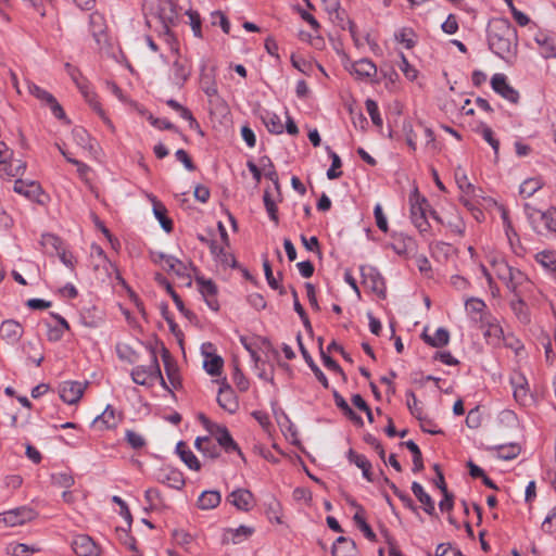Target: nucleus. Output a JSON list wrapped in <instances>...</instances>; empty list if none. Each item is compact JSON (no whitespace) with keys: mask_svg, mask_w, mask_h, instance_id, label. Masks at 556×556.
<instances>
[{"mask_svg":"<svg viewBox=\"0 0 556 556\" xmlns=\"http://www.w3.org/2000/svg\"><path fill=\"white\" fill-rule=\"evenodd\" d=\"M72 548L77 556H100V546L86 534H79L74 538Z\"/></svg>","mask_w":556,"mask_h":556,"instance_id":"obj_10","label":"nucleus"},{"mask_svg":"<svg viewBox=\"0 0 556 556\" xmlns=\"http://www.w3.org/2000/svg\"><path fill=\"white\" fill-rule=\"evenodd\" d=\"M172 52L175 55L172 66V79L174 84L182 86L191 74V64L186 56L179 53L176 46H172Z\"/></svg>","mask_w":556,"mask_h":556,"instance_id":"obj_7","label":"nucleus"},{"mask_svg":"<svg viewBox=\"0 0 556 556\" xmlns=\"http://www.w3.org/2000/svg\"><path fill=\"white\" fill-rule=\"evenodd\" d=\"M263 199H264V204H265L266 211L269 214L270 218L275 223H278L277 207H276L274 200L270 197V193L268 191H265Z\"/></svg>","mask_w":556,"mask_h":556,"instance_id":"obj_58","label":"nucleus"},{"mask_svg":"<svg viewBox=\"0 0 556 556\" xmlns=\"http://www.w3.org/2000/svg\"><path fill=\"white\" fill-rule=\"evenodd\" d=\"M223 363L222 357L208 354L204 362V368L212 376L218 375L223 367Z\"/></svg>","mask_w":556,"mask_h":556,"instance_id":"obj_44","label":"nucleus"},{"mask_svg":"<svg viewBox=\"0 0 556 556\" xmlns=\"http://www.w3.org/2000/svg\"><path fill=\"white\" fill-rule=\"evenodd\" d=\"M366 109L371 117L372 123L377 126H381L382 119L380 117L377 103L374 100L368 99L366 100Z\"/></svg>","mask_w":556,"mask_h":556,"instance_id":"obj_56","label":"nucleus"},{"mask_svg":"<svg viewBox=\"0 0 556 556\" xmlns=\"http://www.w3.org/2000/svg\"><path fill=\"white\" fill-rule=\"evenodd\" d=\"M40 244L48 254L58 253L62 249V240L52 233H43Z\"/></svg>","mask_w":556,"mask_h":556,"instance_id":"obj_31","label":"nucleus"},{"mask_svg":"<svg viewBox=\"0 0 556 556\" xmlns=\"http://www.w3.org/2000/svg\"><path fill=\"white\" fill-rule=\"evenodd\" d=\"M330 156L332 164L327 172V177L332 180L339 178L342 175V172L338 170L341 167V160L339 155L334 152H331Z\"/></svg>","mask_w":556,"mask_h":556,"instance_id":"obj_54","label":"nucleus"},{"mask_svg":"<svg viewBox=\"0 0 556 556\" xmlns=\"http://www.w3.org/2000/svg\"><path fill=\"white\" fill-rule=\"evenodd\" d=\"M157 480L178 490L182 488L185 483L182 475L175 469L161 470L157 476Z\"/></svg>","mask_w":556,"mask_h":556,"instance_id":"obj_23","label":"nucleus"},{"mask_svg":"<svg viewBox=\"0 0 556 556\" xmlns=\"http://www.w3.org/2000/svg\"><path fill=\"white\" fill-rule=\"evenodd\" d=\"M484 337L490 340L491 343H498L503 337V329L498 324L488 323L484 326Z\"/></svg>","mask_w":556,"mask_h":556,"instance_id":"obj_41","label":"nucleus"},{"mask_svg":"<svg viewBox=\"0 0 556 556\" xmlns=\"http://www.w3.org/2000/svg\"><path fill=\"white\" fill-rule=\"evenodd\" d=\"M36 511L28 506H20L0 514V525L4 527H20L34 520Z\"/></svg>","mask_w":556,"mask_h":556,"instance_id":"obj_6","label":"nucleus"},{"mask_svg":"<svg viewBox=\"0 0 556 556\" xmlns=\"http://www.w3.org/2000/svg\"><path fill=\"white\" fill-rule=\"evenodd\" d=\"M442 29L446 34H451V35L455 34L458 29V24H457L456 17L454 15L450 14L447 16V18L445 20V22L442 24Z\"/></svg>","mask_w":556,"mask_h":556,"instance_id":"obj_64","label":"nucleus"},{"mask_svg":"<svg viewBox=\"0 0 556 556\" xmlns=\"http://www.w3.org/2000/svg\"><path fill=\"white\" fill-rule=\"evenodd\" d=\"M154 262L157 263L164 270L174 274L186 286L191 285V270L189 263H185L172 255L160 253L155 256Z\"/></svg>","mask_w":556,"mask_h":556,"instance_id":"obj_5","label":"nucleus"},{"mask_svg":"<svg viewBox=\"0 0 556 556\" xmlns=\"http://www.w3.org/2000/svg\"><path fill=\"white\" fill-rule=\"evenodd\" d=\"M394 251L400 254H407L415 249V241L412 238H400L393 243Z\"/></svg>","mask_w":556,"mask_h":556,"instance_id":"obj_47","label":"nucleus"},{"mask_svg":"<svg viewBox=\"0 0 556 556\" xmlns=\"http://www.w3.org/2000/svg\"><path fill=\"white\" fill-rule=\"evenodd\" d=\"M164 363H165V371L167 375V378L174 389L178 388L180 386V378L177 371V368L175 365H173L169 361V357L167 355V352L163 355Z\"/></svg>","mask_w":556,"mask_h":556,"instance_id":"obj_39","label":"nucleus"},{"mask_svg":"<svg viewBox=\"0 0 556 556\" xmlns=\"http://www.w3.org/2000/svg\"><path fill=\"white\" fill-rule=\"evenodd\" d=\"M227 500L241 511H250L255 503L254 495L248 489H237L232 491Z\"/></svg>","mask_w":556,"mask_h":556,"instance_id":"obj_12","label":"nucleus"},{"mask_svg":"<svg viewBox=\"0 0 556 556\" xmlns=\"http://www.w3.org/2000/svg\"><path fill=\"white\" fill-rule=\"evenodd\" d=\"M349 71L357 79H368L377 75V66L368 59L354 62Z\"/></svg>","mask_w":556,"mask_h":556,"instance_id":"obj_15","label":"nucleus"},{"mask_svg":"<svg viewBox=\"0 0 556 556\" xmlns=\"http://www.w3.org/2000/svg\"><path fill=\"white\" fill-rule=\"evenodd\" d=\"M28 91L33 96H35L37 99H39L40 101L48 104L50 110L56 117L61 118L64 115V112H63L61 105L58 103L55 98L51 93H49L47 90L40 88L39 86H37L35 84L28 83Z\"/></svg>","mask_w":556,"mask_h":556,"instance_id":"obj_13","label":"nucleus"},{"mask_svg":"<svg viewBox=\"0 0 556 556\" xmlns=\"http://www.w3.org/2000/svg\"><path fill=\"white\" fill-rule=\"evenodd\" d=\"M412 491L424 505L425 511L429 515H432L434 513V503L431 496L424 490L422 485L418 482H413Z\"/></svg>","mask_w":556,"mask_h":556,"instance_id":"obj_24","label":"nucleus"},{"mask_svg":"<svg viewBox=\"0 0 556 556\" xmlns=\"http://www.w3.org/2000/svg\"><path fill=\"white\" fill-rule=\"evenodd\" d=\"M211 252L219 258L224 266H235V260L231 255L227 254L223 248L216 245V243L212 242Z\"/></svg>","mask_w":556,"mask_h":556,"instance_id":"obj_48","label":"nucleus"},{"mask_svg":"<svg viewBox=\"0 0 556 556\" xmlns=\"http://www.w3.org/2000/svg\"><path fill=\"white\" fill-rule=\"evenodd\" d=\"M455 179L458 188L463 191V193L466 195H473L476 193L475 186L469 181L466 173L460 166L456 168Z\"/></svg>","mask_w":556,"mask_h":556,"instance_id":"obj_33","label":"nucleus"},{"mask_svg":"<svg viewBox=\"0 0 556 556\" xmlns=\"http://www.w3.org/2000/svg\"><path fill=\"white\" fill-rule=\"evenodd\" d=\"M401 59H402V63H401V71L404 73V75L409 79V80H414L416 79L417 77V71L412 67L407 61V59L405 58L404 54H401Z\"/></svg>","mask_w":556,"mask_h":556,"instance_id":"obj_62","label":"nucleus"},{"mask_svg":"<svg viewBox=\"0 0 556 556\" xmlns=\"http://www.w3.org/2000/svg\"><path fill=\"white\" fill-rule=\"evenodd\" d=\"M121 420V415L117 414L111 406H106L103 413L94 418L93 424L100 427L101 430L115 428Z\"/></svg>","mask_w":556,"mask_h":556,"instance_id":"obj_19","label":"nucleus"},{"mask_svg":"<svg viewBox=\"0 0 556 556\" xmlns=\"http://www.w3.org/2000/svg\"><path fill=\"white\" fill-rule=\"evenodd\" d=\"M217 402L223 409L230 414L237 412L239 407V403L235 394V391L228 384L220 387L217 396Z\"/></svg>","mask_w":556,"mask_h":556,"instance_id":"obj_16","label":"nucleus"},{"mask_svg":"<svg viewBox=\"0 0 556 556\" xmlns=\"http://www.w3.org/2000/svg\"><path fill=\"white\" fill-rule=\"evenodd\" d=\"M356 545L351 539L340 536L336 540L332 547L333 556H355Z\"/></svg>","mask_w":556,"mask_h":556,"instance_id":"obj_21","label":"nucleus"},{"mask_svg":"<svg viewBox=\"0 0 556 556\" xmlns=\"http://www.w3.org/2000/svg\"><path fill=\"white\" fill-rule=\"evenodd\" d=\"M543 185L544 182L541 177L528 178L520 185L519 193L523 198H529L539 191Z\"/></svg>","mask_w":556,"mask_h":556,"instance_id":"obj_29","label":"nucleus"},{"mask_svg":"<svg viewBox=\"0 0 556 556\" xmlns=\"http://www.w3.org/2000/svg\"><path fill=\"white\" fill-rule=\"evenodd\" d=\"M176 451L177 453L179 454L181 460L190 468V469H193V470H199L200 469V462L198 460V458L195 457V455L187 448L186 444L184 442H178L177 446H176Z\"/></svg>","mask_w":556,"mask_h":556,"instance_id":"obj_27","label":"nucleus"},{"mask_svg":"<svg viewBox=\"0 0 556 556\" xmlns=\"http://www.w3.org/2000/svg\"><path fill=\"white\" fill-rule=\"evenodd\" d=\"M215 437L220 446H223L226 451L228 450H238L237 444L232 440L229 431L225 427H216Z\"/></svg>","mask_w":556,"mask_h":556,"instance_id":"obj_34","label":"nucleus"},{"mask_svg":"<svg viewBox=\"0 0 556 556\" xmlns=\"http://www.w3.org/2000/svg\"><path fill=\"white\" fill-rule=\"evenodd\" d=\"M136 345L148 355V364L136 366L132 369L131 377L134 382L147 386L152 384L156 380H161L162 384L164 386L165 382L162 377L159 362L154 352L144 348L140 342H137Z\"/></svg>","mask_w":556,"mask_h":556,"instance_id":"obj_2","label":"nucleus"},{"mask_svg":"<svg viewBox=\"0 0 556 556\" xmlns=\"http://www.w3.org/2000/svg\"><path fill=\"white\" fill-rule=\"evenodd\" d=\"M491 86L496 93L507 101L511 103L518 102L519 92L507 83L504 74H495L491 79Z\"/></svg>","mask_w":556,"mask_h":556,"instance_id":"obj_11","label":"nucleus"},{"mask_svg":"<svg viewBox=\"0 0 556 556\" xmlns=\"http://www.w3.org/2000/svg\"><path fill=\"white\" fill-rule=\"evenodd\" d=\"M14 191L27 198H34L41 193V188L39 184L35 181L27 182L22 179H17L14 182Z\"/></svg>","mask_w":556,"mask_h":556,"instance_id":"obj_25","label":"nucleus"},{"mask_svg":"<svg viewBox=\"0 0 556 556\" xmlns=\"http://www.w3.org/2000/svg\"><path fill=\"white\" fill-rule=\"evenodd\" d=\"M496 451L497 457L504 460H510L516 458L520 454V446L517 444H508V445H498L494 447Z\"/></svg>","mask_w":556,"mask_h":556,"instance_id":"obj_36","label":"nucleus"},{"mask_svg":"<svg viewBox=\"0 0 556 556\" xmlns=\"http://www.w3.org/2000/svg\"><path fill=\"white\" fill-rule=\"evenodd\" d=\"M152 201H153V212H154L155 217L159 219L162 228L166 232H169L172 230V220L166 217L165 206L163 204H161L160 202H157L154 198L152 199Z\"/></svg>","mask_w":556,"mask_h":556,"instance_id":"obj_35","label":"nucleus"},{"mask_svg":"<svg viewBox=\"0 0 556 556\" xmlns=\"http://www.w3.org/2000/svg\"><path fill=\"white\" fill-rule=\"evenodd\" d=\"M498 279L504 281L506 287L513 291L517 292V289L525 285L528 281L527 276L517 268L510 267L508 264H501L498 267V274L496 275Z\"/></svg>","mask_w":556,"mask_h":556,"instance_id":"obj_8","label":"nucleus"},{"mask_svg":"<svg viewBox=\"0 0 556 556\" xmlns=\"http://www.w3.org/2000/svg\"><path fill=\"white\" fill-rule=\"evenodd\" d=\"M489 46L497 55L504 58L516 47L517 33L507 18H494L489 24Z\"/></svg>","mask_w":556,"mask_h":556,"instance_id":"obj_1","label":"nucleus"},{"mask_svg":"<svg viewBox=\"0 0 556 556\" xmlns=\"http://www.w3.org/2000/svg\"><path fill=\"white\" fill-rule=\"evenodd\" d=\"M0 332L3 338L17 341L23 334V328L17 321L8 319L2 321Z\"/></svg>","mask_w":556,"mask_h":556,"instance_id":"obj_22","label":"nucleus"},{"mask_svg":"<svg viewBox=\"0 0 556 556\" xmlns=\"http://www.w3.org/2000/svg\"><path fill=\"white\" fill-rule=\"evenodd\" d=\"M118 356L129 363H136L139 359V354L129 345H119L117 348Z\"/></svg>","mask_w":556,"mask_h":556,"instance_id":"obj_52","label":"nucleus"},{"mask_svg":"<svg viewBox=\"0 0 556 556\" xmlns=\"http://www.w3.org/2000/svg\"><path fill=\"white\" fill-rule=\"evenodd\" d=\"M211 20L213 25H219L225 34H229L230 31V23L227 16L220 12L215 11L211 14Z\"/></svg>","mask_w":556,"mask_h":556,"instance_id":"obj_51","label":"nucleus"},{"mask_svg":"<svg viewBox=\"0 0 556 556\" xmlns=\"http://www.w3.org/2000/svg\"><path fill=\"white\" fill-rule=\"evenodd\" d=\"M486 257H488L489 263L493 267V269H494L496 275L498 274V267L501 266V264H507L505 262V260L498 253H496L493 250H488L486 251Z\"/></svg>","mask_w":556,"mask_h":556,"instance_id":"obj_60","label":"nucleus"},{"mask_svg":"<svg viewBox=\"0 0 556 556\" xmlns=\"http://www.w3.org/2000/svg\"><path fill=\"white\" fill-rule=\"evenodd\" d=\"M254 533L253 527L240 526L237 529H228L225 532L223 541L225 543L239 544Z\"/></svg>","mask_w":556,"mask_h":556,"instance_id":"obj_20","label":"nucleus"},{"mask_svg":"<svg viewBox=\"0 0 556 556\" xmlns=\"http://www.w3.org/2000/svg\"><path fill=\"white\" fill-rule=\"evenodd\" d=\"M7 553L11 556H28L37 552L35 547L28 546L24 543H11L5 548Z\"/></svg>","mask_w":556,"mask_h":556,"instance_id":"obj_40","label":"nucleus"},{"mask_svg":"<svg viewBox=\"0 0 556 556\" xmlns=\"http://www.w3.org/2000/svg\"><path fill=\"white\" fill-rule=\"evenodd\" d=\"M126 440L132 448H141L146 444L143 437L132 430L126 432Z\"/></svg>","mask_w":556,"mask_h":556,"instance_id":"obj_55","label":"nucleus"},{"mask_svg":"<svg viewBox=\"0 0 556 556\" xmlns=\"http://www.w3.org/2000/svg\"><path fill=\"white\" fill-rule=\"evenodd\" d=\"M112 500L119 506L122 517L127 521L128 526L130 527L132 517L127 504L117 495H114Z\"/></svg>","mask_w":556,"mask_h":556,"instance_id":"obj_59","label":"nucleus"},{"mask_svg":"<svg viewBox=\"0 0 556 556\" xmlns=\"http://www.w3.org/2000/svg\"><path fill=\"white\" fill-rule=\"evenodd\" d=\"M267 129L273 134H282L283 125L280 117L276 114L268 115L265 121Z\"/></svg>","mask_w":556,"mask_h":556,"instance_id":"obj_53","label":"nucleus"},{"mask_svg":"<svg viewBox=\"0 0 556 556\" xmlns=\"http://www.w3.org/2000/svg\"><path fill=\"white\" fill-rule=\"evenodd\" d=\"M374 214H375V219H376V224H377L378 228L381 231L387 232L389 229L388 222H387V217L382 211V206L380 204H377L375 206Z\"/></svg>","mask_w":556,"mask_h":556,"instance_id":"obj_57","label":"nucleus"},{"mask_svg":"<svg viewBox=\"0 0 556 556\" xmlns=\"http://www.w3.org/2000/svg\"><path fill=\"white\" fill-rule=\"evenodd\" d=\"M65 67L71 75L72 79L76 84L77 88L80 90L81 94L90 103V105L93 106L94 110H97L100 114H103L102 110L99 106V103L94 101V93L91 92L87 85L79 81L78 76H80L79 70L73 67L70 63L65 64Z\"/></svg>","mask_w":556,"mask_h":556,"instance_id":"obj_14","label":"nucleus"},{"mask_svg":"<svg viewBox=\"0 0 556 556\" xmlns=\"http://www.w3.org/2000/svg\"><path fill=\"white\" fill-rule=\"evenodd\" d=\"M25 169H26V164L21 160H17V161L11 160L8 162L7 165H4V172L10 177L22 176L25 173Z\"/></svg>","mask_w":556,"mask_h":556,"instance_id":"obj_46","label":"nucleus"},{"mask_svg":"<svg viewBox=\"0 0 556 556\" xmlns=\"http://www.w3.org/2000/svg\"><path fill=\"white\" fill-rule=\"evenodd\" d=\"M186 14L189 17V24L191 26V29L193 31V35L198 38L202 37V29H201V18L197 11L188 10Z\"/></svg>","mask_w":556,"mask_h":556,"instance_id":"obj_49","label":"nucleus"},{"mask_svg":"<svg viewBox=\"0 0 556 556\" xmlns=\"http://www.w3.org/2000/svg\"><path fill=\"white\" fill-rule=\"evenodd\" d=\"M349 459H350V462L354 463L359 469H362L363 476L368 481H372L371 472H370L371 465L365 456L355 453L353 450H350Z\"/></svg>","mask_w":556,"mask_h":556,"instance_id":"obj_30","label":"nucleus"},{"mask_svg":"<svg viewBox=\"0 0 556 556\" xmlns=\"http://www.w3.org/2000/svg\"><path fill=\"white\" fill-rule=\"evenodd\" d=\"M175 155H176L177 160L179 162H181L188 170L191 172V170L195 169V166H194L192 160L190 159V156L188 155V153L185 150H182V149L177 150Z\"/></svg>","mask_w":556,"mask_h":556,"instance_id":"obj_63","label":"nucleus"},{"mask_svg":"<svg viewBox=\"0 0 556 556\" xmlns=\"http://www.w3.org/2000/svg\"><path fill=\"white\" fill-rule=\"evenodd\" d=\"M220 503V494L217 491H204L199 500L198 506L201 509H213Z\"/></svg>","mask_w":556,"mask_h":556,"instance_id":"obj_28","label":"nucleus"},{"mask_svg":"<svg viewBox=\"0 0 556 556\" xmlns=\"http://www.w3.org/2000/svg\"><path fill=\"white\" fill-rule=\"evenodd\" d=\"M409 203L412 222L420 232L427 231L429 228L428 213L433 214V212L429 211L427 200L420 195L417 188L413 190L409 197Z\"/></svg>","mask_w":556,"mask_h":556,"instance_id":"obj_4","label":"nucleus"},{"mask_svg":"<svg viewBox=\"0 0 556 556\" xmlns=\"http://www.w3.org/2000/svg\"><path fill=\"white\" fill-rule=\"evenodd\" d=\"M404 444L412 452L414 470L420 471L424 468V463L418 445L414 441H407Z\"/></svg>","mask_w":556,"mask_h":556,"instance_id":"obj_45","label":"nucleus"},{"mask_svg":"<svg viewBox=\"0 0 556 556\" xmlns=\"http://www.w3.org/2000/svg\"><path fill=\"white\" fill-rule=\"evenodd\" d=\"M91 256L96 258V269L101 266L108 271V266L114 267L113 263L106 257L103 249L97 244L91 247Z\"/></svg>","mask_w":556,"mask_h":556,"instance_id":"obj_37","label":"nucleus"},{"mask_svg":"<svg viewBox=\"0 0 556 556\" xmlns=\"http://www.w3.org/2000/svg\"><path fill=\"white\" fill-rule=\"evenodd\" d=\"M267 515L269 519L275 520L276 523H282V506L275 497H271L267 503Z\"/></svg>","mask_w":556,"mask_h":556,"instance_id":"obj_38","label":"nucleus"},{"mask_svg":"<svg viewBox=\"0 0 556 556\" xmlns=\"http://www.w3.org/2000/svg\"><path fill=\"white\" fill-rule=\"evenodd\" d=\"M511 309L518 320L525 325L530 323V312L527 304L520 299H516L510 303Z\"/></svg>","mask_w":556,"mask_h":556,"instance_id":"obj_32","label":"nucleus"},{"mask_svg":"<svg viewBox=\"0 0 556 556\" xmlns=\"http://www.w3.org/2000/svg\"><path fill=\"white\" fill-rule=\"evenodd\" d=\"M201 293L206 300L207 305L213 309H218L217 301L214 299L217 288L215 283L211 279H205L204 277H197L195 279Z\"/></svg>","mask_w":556,"mask_h":556,"instance_id":"obj_18","label":"nucleus"},{"mask_svg":"<svg viewBox=\"0 0 556 556\" xmlns=\"http://www.w3.org/2000/svg\"><path fill=\"white\" fill-rule=\"evenodd\" d=\"M422 337L428 344L434 348L444 346L448 343L450 340V333L444 328H438L432 336L425 331Z\"/></svg>","mask_w":556,"mask_h":556,"instance_id":"obj_26","label":"nucleus"},{"mask_svg":"<svg viewBox=\"0 0 556 556\" xmlns=\"http://www.w3.org/2000/svg\"><path fill=\"white\" fill-rule=\"evenodd\" d=\"M274 415L282 431H288L292 435L295 434L293 424L291 422L289 416L282 409H275Z\"/></svg>","mask_w":556,"mask_h":556,"instance_id":"obj_43","label":"nucleus"},{"mask_svg":"<svg viewBox=\"0 0 556 556\" xmlns=\"http://www.w3.org/2000/svg\"><path fill=\"white\" fill-rule=\"evenodd\" d=\"M511 383L514 387L515 400L523 406L531 404L533 399L529 392L528 382H527L526 378L523 376L519 375L513 380Z\"/></svg>","mask_w":556,"mask_h":556,"instance_id":"obj_17","label":"nucleus"},{"mask_svg":"<svg viewBox=\"0 0 556 556\" xmlns=\"http://www.w3.org/2000/svg\"><path fill=\"white\" fill-rule=\"evenodd\" d=\"M86 388L87 382L64 381L59 388L60 397L67 404H76L81 399Z\"/></svg>","mask_w":556,"mask_h":556,"instance_id":"obj_9","label":"nucleus"},{"mask_svg":"<svg viewBox=\"0 0 556 556\" xmlns=\"http://www.w3.org/2000/svg\"><path fill=\"white\" fill-rule=\"evenodd\" d=\"M482 137L483 139L492 147L495 154L497 155L500 149V142L493 137V131L489 127L482 128Z\"/></svg>","mask_w":556,"mask_h":556,"instance_id":"obj_61","label":"nucleus"},{"mask_svg":"<svg viewBox=\"0 0 556 556\" xmlns=\"http://www.w3.org/2000/svg\"><path fill=\"white\" fill-rule=\"evenodd\" d=\"M396 40L403 43L407 49H412L415 46V34L410 29H402L395 35Z\"/></svg>","mask_w":556,"mask_h":556,"instance_id":"obj_50","label":"nucleus"},{"mask_svg":"<svg viewBox=\"0 0 556 556\" xmlns=\"http://www.w3.org/2000/svg\"><path fill=\"white\" fill-rule=\"evenodd\" d=\"M525 211L534 231L538 233L545 231L556 233V208L552 207L543 212L526 203Z\"/></svg>","mask_w":556,"mask_h":556,"instance_id":"obj_3","label":"nucleus"},{"mask_svg":"<svg viewBox=\"0 0 556 556\" xmlns=\"http://www.w3.org/2000/svg\"><path fill=\"white\" fill-rule=\"evenodd\" d=\"M535 260L546 269L556 270V253L543 251L536 254Z\"/></svg>","mask_w":556,"mask_h":556,"instance_id":"obj_42","label":"nucleus"}]
</instances>
